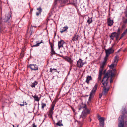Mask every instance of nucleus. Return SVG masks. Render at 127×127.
Segmentation results:
<instances>
[{"label": "nucleus", "instance_id": "nucleus-16", "mask_svg": "<svg viewBox=\"0 0 127 127\" xmlns=\"http://www.w3.org/2000/svg\"><path fill=\"white\" fill-rule=\"evenodd\" d=\"M68 27L66 26L65 27L63 28V29H61V31L60 32L61 33H62L63 32H64L66 31L68 29Z\"/></svg>", "mask_w": 127, "mask_h": 127}, {"label": "nucleus", "instance_id": "nucleus-11", "mask_svg": "<svg viewBox=\"0 0 127 127\" xmlns=\"http://www.w3.org/2000/svg\"><path fill=\"white\" fill-rule=\"evenodd\" d=\"M29 67L32 70H38V68L36 64H30L29 65Z\"/></svg>", "mask_w": 127, "mask_h": 127}, {"label": "nucleus", "instance_id": "nucleus-6", "mask_svg": "<svg viewBox=\"0 0 127 127\" xmlns=\"http://www.w3.org/2000/svg\"><path fill=\"white\" fill-rule=\"evenodd\" d=\"M124 116H121L119 117V127H124Z\"/></svg>", "mask_w": 127, "mask_h": 127}, {"label": "nucleus", "instance_id": "nucleus-2", "mask_svg": "<svg viewBox=\"0 0 127 127\" xmlns=\"http://www.w3.org/2000/svg\"><path fill=\"white\" fill-rule=\"evenodd\" d=\"M82 109H83V111L80 117L83 118H84L87 115L89 114L90 110L87 108L86 105L85 104H82L80 105V107L79 108V110H80Z\"/></svg>", "mask_w": 127, "mask_h": 127}, {"label": "nucleus", "instance_id": "nucleus-7", "mask_svg": "<svg viewBox=\"0 0 127 127\" xmlns=\"http://www.w3.org/2000/svg\"><path fill=\"white\" fill-rule=\"evenodd\" d=\"M117 35H118L117 34V32H114L112 33L110 35L111 39L113 40L114 38L115 37L116 40H117L119 37V36H118L117 38Z\"/></svg>", "mask_w": 127, "mask_h": 127}, {"label": "nucleus", "instance_id": "nucleus-1", "mask_svg": "<svg viewBox=\"0 0 127 127\" xmlns=\"http://www.w3.org/2000/svg\"><path fill=\"white\" fill-rule=\"evenodd\" d=\"M114 71L111 70H109L106 74L101 81L102 87L103 89L102 91L103 95H106L107 94L110 87L108 84V80H110V83L113 81L112 78L115 75Z\"/></svg>", "mask_w": 127, "mask_h": 127}, {"label": "nucleus", "instance_id": "nucleus-35", "mask_svg": "<svg viewBox=\"0 0 127 127\" xmlns=\"http://www.w3.org/2000/svg\"><path fill=\"white\" fill-rule=\"evenodd\" d=\"M101 80L100 79H99L98 78L97 79V83H99L100 82H101Z\"/></svg>", "mask_w": 127, "mask_h": 127}, {"label": "nucleus", "instance_id": "nucleus-31", "mask_svg": "<svg viewBox=\"0 0 127 127\" xmlns=\"http://www.w3.org/2000/svg\"><path fill=\"white\" fill-rule=\"evenodd\" d=\"M67 0H56V1H63L64 3H65L67 2Z\"/></svg>", "mask_w": 127, "mask_h": 127}, {"label": "nucleus", "instance_id": "nucleus-36", "mask_svg": "<svg viewBox=\"0 0 127 127\" xmlns=\"http://www.w3.org/2000/svg\"><path fill=\"white\" fill-rule=\"evenodd\" d=\"M125 34L127 33V28L126 30L124 31L123 32Z\"/></svg>", "mask_w": 127, "mask_h": 127}, {"label": "nucleus", "instance_id": "nucleus-43", "mask_svg": "<svg viewBox=\"0 0 127 127\" xmlns=\"http://www.w3.org/2000/svg\"><path fill=\"white\" fill-rule=\"evenodd\" d=\"M122 37V36L119 39V40H120V39H121Z\"/></svg>", "mask_w": 127, "mask_h": 127}, {"label": "nucleus", "instance_id": "nucleus-34", "mask_svg": "<svg viewBox=\"0 0 127 127\" xmlns=\"http://www.w3.org/2000/svg\"><path fill=\"white\" fill-rule=\"evenodd\" d=\"M101 75L102 74H100V73L99 74L98 78L99 79H100L101 80Z\"/></svg>", "mask_w": 127, "mask_h": 127}, {"label": "nucleus", "instance_id": "nucleus-12", "mask_svg": "<svg viewBox=\"0 0 127 127\" xmlns=\"http://www.w3.org/2000/svg\"><path fill=\"white\" fill-rule=\"evenodd\" d=\"M107 22L108 25V26H111L114 23L113 20H111V18L109 17L107 19Z\"/></svg>", "mask_w": 127, "mask_h": 127}, {"label": "nucleus", "instance_id": "nucleus-39", "mask_svg": "<svg viewBox=\"0 0 127 127\" xmlns=\"http://www.w3.org/2000/svg\"><path fill=\"white\" fill-rule=\"evenodd\" d=\"M125 34L123 32L122 33V37H123Z\"/></svg>", "mask_w": 127, "mask_h": 127}, {"label": "nucleus", "instance_id": "nucleus-15", "mask_svg": "<svg viewBox=\"0 0 127 127\" xmlns=\"http://www.w3.org/2000/svg\"><path fill=\"white\" fill-rule=\"evenodd\" d=\"M107 60V59H106L104 58L103 62L100 65V67H102V68H103Z\"/></svg>", "mask_w": 127, "mask_h": 127}, {"label": "nucleus", "instance_id": "nucleus-19", "mask_svg": "<svg viewBox=\"0 0 127 127\" xmlns=\"http://www.w3.org/2000/svg\"><path fill=\"white\" fill-rule=\"evenodd\" d=\"M37 83V82L36 81H35L34 82L32 83V84L31 85V86L32 88H34L35 86L36 85Z\"/></svg>", "mask_w": 127, "mask_h": 127}, {"label": "nucleus", "instance_id": "nucleus-42", "mask_svg": "<svg viewBox=\"0 0 127 127\" xmlns=\"http://www.w3.org/2000/svg\"><path fill=\"white\" fill-rule=\"evenodd\" d=\"M20 105L21 106H24V104H20Z\"/></svg>", "mask_w": 127, "mask_h": 127}, {"label": "nucleus", "instance_id": "nucleus-44", "mask_svg": "<svg viewBox=\"0 0 127 127\" xmlns=\"http://www.w3.org/2000/svg\"><path fill=\"white\" fill-rule=\"evenodd\" d=\"M125 51H126V49H125V50H123V51H124V52H125Z\"/></svg>", "mask_w": 127, "mask_h": 127}, {"label": "nucleus", "instance_id": "nucleus-28", "mask_svg": "<svg viewBox=\"0 0 127 127\" xmlns=\"http://www.w3.org/2000/svg\"><path fill=\"white\" fill-rule=\"evenodd\" d=\"M115 65H116V64L114 63L110 65H109V67L110 68L113 69Z\"/></svg>", "mask_w": 127, "mask_h": 127}, {"label": "nucleus", "instance_id": "nucleus-38", "mask_svg": "<svg viewBox=\"0 0 127 127\" xmlns=\"http://www.w3.org/2000/svg\"><path fill=\"white\" fill-rule=\"evenodd\" d=\"M33 127H36V126L35 125L34 123L33 124Z\"/></svg>", "mask_w": 127, "mask_h": 127}, {"label": "nucleus", "instance_id": "nucleus-33", "mask_svg": "<svg viewBox=\"0 0 127 127\" xmlns=\"http://www.w3.org/2000/svg\"><path fill=\"white\" fill-rule=\"evenodd\" d=\"M53 70H56L57 69H55V68L53 69V68H50V71L52 72Z\"/></svg>", "mask_w": 127, "mask_h": 127}, {"label": "nucleus", "instance_id": "nucleus-30", "mask_svg": "<svg viewBox=\"0 0 127 127\" xmlns=\"http://www.w3.org/2000/svg\"><path fill=\"white\" fill-rule=\"evenodd\" d=\"M125 16L127 18V19L123 20V22L124 23L126 24L127 23V14H126L125 15Z\"/></svg>", "mask_w": 127, "mask_h": 127}, {"label": "nucleus", "instance_id": "nucleus-5", "mask_svg": "<svg viewBox=\"0 0 127 127\" xmlns=\"http://www.w3.org/2000/svg\"><path fill=\"white\" fill-rule=\"evenodd\" d=\"M55 104L52 103L51 106L50 108L47 112V114L49 117L50 118H52V115L53 114V110H54V108Z\"/></svg>", "mask_w": 127, "mask_h": 127}, {"label": "nucleus", "instance_id": "nucleus-25", "mask_svg": "<svg viewBox=\"0 0 127 127\" xmlns=\"http://www.w3.org/2000/svg\"><path fill=\"white\" fill-rule=\"evenodd\" d=\"M62 121L61 120L59 121L56 124V125L60 126H63V125L62 124Z\"/></svg>", "mask_w": 127, "mask_h": 127}, {"label": "nucleus", "instance_id": "nucleus-13", "mask_svg": "<svg viewBox=\"0 0 127 127\" xmlns=\"http://www.w3.org/2000/svg\"><path fill=\"white\" fill-rule=\"evenodd\" d=\"M64 43L65 42L62 40H61L60 41H59L58 43L59 49H60L61 47H63V45Z\"/></svg>", "mask_w": 127, "mask_h": 127}, {"label": "nucleus", "instance_id": "nucleus-27", "mask_svg": "<svg viewBox=\"0 0 127 127\" xmlns=\"http://www.w3.org/2000/svg\"><path fill=\"white\" fill-rule=\"evenodd\" d=\"M120 29L119 28L117 30V34L118 35L117 36V38L118 36H119L120 34Z\"/></svg>", "mask_w": 127, "mask_h": 127}, {"label": "nucleus", "instance_id": "nucleus-45", "mask_svg": "<svg viewBox=\"0 0 127 127\" xmlns=\"http://www.w3.org/2000/svg\"><path fill=\"white\" fill-rule=\"evenodd\" d=\"M124 18H124V17H123V18L122 19H124ZM122 20H123V19H122Z\"/></svg>", "mask_w": 127, "mask_h": 127}, {"label": "nucleus", "instance_id": "nucleus-4", "mask_svg": "<svg viewBox=\"0 0 127 127\" xmlns=\"http://www.w3.org/2000/svg\"><path fill=\"white\" fill-rule=\"evenodd\" d=\"M112 47L109 48L108 49H105V51L106 53V56L105 58L107 59L108 57L109 56V55L113 53L114 51V50L112 49V47Z\"/></svg>", "mask_w": 127, "mask_h": 127}, {"label": "nucleus", "instance_id": "nucleus-8", "mask_svg": "<svg viewBox=\"0 0 127 127\" xmlns=\"http://www.w3.org/2000/svg\"><path fill=\"white\" fill-rule=\"evenodd\" d=\"M99 121L100 127H103L104 126V120L103 117H98Z\"/></svg>", "mask_w": 127, "mask_h": 127}, {"label": "nucleus", "instance_id": "nucleus-22", "mask_svg": "<svg viewBox=\"0 0 127 127\" xmlns=\"http://www.w3.org/2000/svg\"><path fill=\"white\" fill-rule=\"evenodd\" d=\"M118 58L119 57L118 56H116L114 60V64H116L117 63L118 61Z\"/></svg>", "mask_w": 127, "mask_h": 127}, {"label": "nucleus", "instance_id": "nucleus-9", "mask_svg": "<svg viewBox=\"0 0 127 127\" xmlns=\"http://www.w3.org/2000/svg\"><path fill=\"white\" fill-rule=\"evenodd\" d=\"M84 64V63L83 62V61L82 59H80L77 62V65L78 67L80 68L82 67Z\"/></svg>", "mask_w": 127, "mask_h": 127}, {"label": "nucleus", "instance_id": "nucleus-3", "mask_svg": "<svg viewBox=\"0 0 127 127\" xmlns=\"http://www.w3.org/2000/svg\"><path fill=\"white\" fill-rule=\"evenodd\" d=\"M97 86L98 84L97 83H96L93 90L91 91L90 94V96L89 98V101H90L92 98L94 97L95 93L96 90Z\"/></svg>", "mask_w": 127, "mask_h": 127}, {"label": "nucleus", "instance_id": "nucleus-17", "mask_svg": "<svg viewBox=\"0 0 127 127\" xmlns=\"http://www.w3.org/2000/svg\"><path fill=\"white\" fill-rule=\"evenodd\" d=\"M37 9L38 11V12L36 13V15L38 16L41 13L42 11V9L41 7H40L38 8H37Z\"/></svg>", "mask_w": 127, "mask_h": 127}, {"label": "nucleus", "instance_id": "nucleus-41", "mask_svg": "<svg viewBox=\"0 0 127 127\" xmlns=\"http://www.w3.org/2000/svg\"><path fill=\"white\" fill-rule=\"evenodd\" d=\"M101 96H102V94H99V98H100L101 97Z\"/></svg>", "mask_w": 127, "mask_h": 127}, {"label": "nucleus", "instance_id": "nucleus-24", "mask_svg": "<svg viewBox=\"0 0 127 127\" xmlns=\"http://www.w3.org/2000/svg\"><path fill=\"white\" fill-rule=\"evenodd\" d=\"M78 36L75 35L74 37H73L72 39V40L73 41H76L78 39Z\"/></svg>", "mask_w": 127, "mask_h": 127}, {"label": "nucleus", "instance_id": "nucleus-10", "mask_svg": "<svg viewBox=\"0 0 127 127\" xmlns=\"http://www.w3.org/2000/svg\"><path fill=\"white\" fill-rule=\"evenodd\" d=\"M11 17V15L9 13H7L5 15V17L3 19V21L6 22L8 21Z\"/></svg>", "mask_w": 127, "mask_h": 127}, {"label": "nucleus", "instance_id": "nucleus-26", "mask_svg": "<svg viewBox=\"0 0 127 127\" xmlns=\"http://www.w3.org/2000/svg\"><path fill=\"white\" fill-rule=\"evenodd\" d=\"M51 54L52 55V56L53 54H56V53H55V51L54 50V49H51Z\"/></svg>", "mask_w": 127, "mask_h": 127}, {"label": "nucleus", "instance_id": "nucleus-40", "mask_svg": "<svg viewBox=\"0 0 127 127\" xmlns=\"http://www.w3.org/2000/svg\"><path fill=\"white\" fill-rule=\"evenodd\" d=\"M125 34L123 32L122 33V37H123Z\"/></svg>", "mask_w": 127, "mask_h": 127}, {"label": "nucleus", "instance_id": "nucleus-20", "mask_svg": "<svg viewBox=\"0 0 127 127\" xmlns=\"http://www.w3.org/2000/svg\"><path fill=\"white\" fill-rule=\"evenodd\" d=\"M32 96L34 99L35 101H38L39 100V99L38 98V97L37 95H35L34 96L32 95Z\"/></svg>", "mask_w": 127, "mask_h": 127}, {"label": "nucleus", "instance_id": "nucleus-32", "mask_svg": "<svg viewBox=\"0 0 127 127\" xmlns=\"http://www.w3.org/2000/svg\"><path fill=\"white\" fill-rule=\"evenodd\" d=\"M103 68H102V67H100L99 70V74L100 73V74H102V72L103 70Z\"/></svg>", "mask_w": 127, "mask_h": 127}, {"label": "nucleus", "instance_id": "nucleus-37", "mask_svg": "<svg viewBox=\"0 0 127 127\" xmlns=\"http://www.w3.org/2000/svg\"><path fill=\"white\" fill-rule=\"evenodd\" d=\"M51 49H54L53 45L51 44Z\"/></svg>", "mask_w": 127, "mask_h": 127}, {"label": "nucleus", "instance_id": "nucleus-21", "mask_svg": "<svg viewBox=\"0 0 127 127\" xmlns=\"http://www.w3.org/2000/svg\"><path fill=\"white\" fill-rule=\"evenodd\" d=\"M92 18L91 17V18H90L89 17H88V19L87 22L89 24H90L91 23H92Z\"/></svg>", "mask_w": 127, "mask_h": 127}, {"label": "nucleus", "instance_id": "nucleus-14", "mask_svg": "<svg viewBox=\"0 0 127 127\" xmlns=\"http://www.w3.org/2000/svg\"><path fill=\"white\" fill-rule=\"evenodd\" d=\"M65 60L66 61H67V62L70 63V64H71L72 63V61L71 59L67 57L66 56L64 58Z\"/></svg>", "mask_w": 127, "mask_h": 127}, {"label": "nucleus", "instance_id": "nucleus-23", "mask_svg": "<svg viewBox=\"0 0 127 127\" xmlns=\"http://www.w3.org/2000/svg\"><path fill=\"white\" fill-rule=\"evenodd\" d=\"M41 43H44V42L42 41V40H41L40 42V41H38L37 42V44H36L33 45V46H39L40 44Z\"/></svg>", "mask_w": 127, "mask_h": 127}, {"label": "nucleus", "instance_id": "nucleus-29", "mask_svg": "<svg viewBox=\"0 0 127 127\" xmlns=\"http://www.w3.org/2000/svg\"><path fill=\"white\" fill-rule=\"evenodd\" d=\"M46 106V104L45 103H41V107L43 109L44 107Z\"/></svg>", "mask_w": 127, "mask_h": 127}, {"label": "nucleus", "instance_id": "nucleus-18", "mask_svg": "<svg viewBox=\"0 0 127 127\" xmlns=\"http://www.w3.org/2000/svg\"><path fill=\"white\" fill-rule=\"evenodd\" d=\"M86 78V82L88 84H89V81L92 80L91 77L90 76H88Z\"/></svg>", "mask_w": 127, "mask_h": 127}]
</instances>
